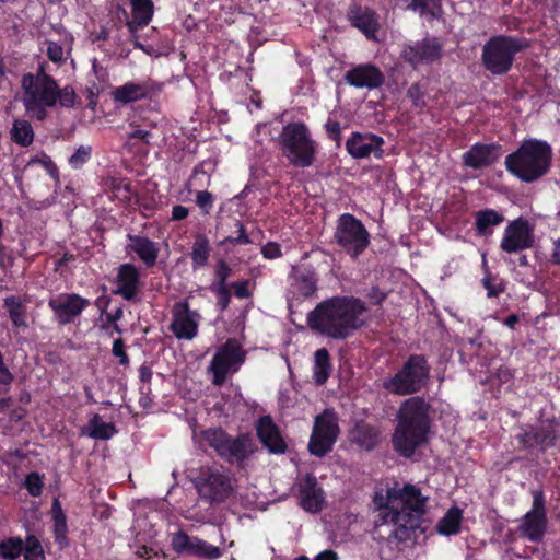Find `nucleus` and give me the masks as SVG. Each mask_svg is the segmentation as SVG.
<instances>
[{
  "label": "nucleus",
  "instance_id": "1",
  "mask_svg": "<svg viewBox=\"0 0 560 560\" xmlns=\"http://www.w3.org/2000/svg\"><path fill=\"white\" fill-rule=\"evenodd\" d=\"M429 495L416 485L387 481L374 494L378 512L374 535L390 547L411 540L425 513Z\"/></svg>",
  "mask_w": 560,
  "mask_h": 560
},
{
  "label": "nucleus",
  "instance_id": "2",
  "mask_svg": "<svg viewBox=\"0 0 560 560\" xmlns=\"http://www.w3.org/2000/svg\"><path fill=\"white\" fill-rule=\"evenodd\" d=\"M363 303L354 298L336 296L319 303L307 316L311 329L331 338H346L362 325Z\"/></svg>",
  "mask_w": 560,
  "mask_h": 560
},
{
  "label": "nucleus",
  "instance_id": "3",
  "mask_svg": "<svg viewBox=\"0 0 560 560\" xmlns=\"http://www.w3.org/2000/svg\"><path fill=\"white\" fill-rule=\"evenodd\" d=\"M429 405L420 397L405 400L398 410V424L393 444L404 456L413 454L427 440L429 431Z\"/></svg>",
  "mask_w": 560,
  "mask_h": 560
},
{
  "label": "nucleus",
  "instance_id": "4",
  "mask_svg": "<svg viewBox=\"0 0 560 560\" xmlns=\"http://www.w3.org/2000/svg\"><path fill=\"white\" fill-rule=\"evenodd\" d=\"M551 147L540 140L524 141L513 153L506 155V170L525 183H532L542 177L550 168Z\"/></svg>",
  "mask_w": 560,
  "mask_h": 560
},
{
  "label": "nucleus",
  "instance_id": "5",
  "mask_svg": "<svg viewBox=\"0 0 560 560\" xmlns=\"http://www.w3.org/2000/svg\"><path fill=\"white\" fill-rule=\"evenodd\" d=\"M21 85L26 113L38 120H44L47 115L46 108L57 104L56 81L40 67L35 74H24Z\"/></svg>",
  "mask_w": 560,
  "mask_h": 560
},
{
  "label": "nucleus",
  "instance_id": "6",
  "mask_svg": "<svg viewBox=\"0 0 560 560\" xmlns=\"http://www.w3.org/2000/svg\"><path fill=\"white\" fill-rule=\"evenodd\" d=\"M282 155L295 167H310L315 161L316 142L304 122L285 125L278 136Z\"/></svg>",
  "mask_w": 560,
  "mask_h": 560
},
{
  "label": "nucleus",
  "instance_id": "7",
  "mask_svg": "<svg viewBox=\"0 0 560 560\" xmlns=\"http://www.w3.org/2000/svg\"><path fill=\"white\" fill-rule=\"evenodd\" d=\"M527 46V40L522 37L493 36L482 47V63L491 74L502 75L512 68L516 54Z\"/></svg>",
  "mask_w": 560,
  "mask_h": 560
},
{
  "label": "nucleus",
  "instance_id": "8",
  "mask_svg": "<svg viewBox=\"0 0 560 560\" xmlns=\"http://www.w3.org/2000/svg\"><path fill=\"white\" fill-rule=\"evenodd\" d=\"M195 486L200 499L211 505L224 503L235 492L232 475L223 467L201 468Z\"/></svg>",
  "mask_w": 560,
  "mask_h": 560
},
{
  "label": "nucleus",
  "instance_id": "9",
  "mask_svg": "<svg viewBox=\"0 0 560 560\" xmlns=\"http://www.w3.org/2000/svg\"><path fill=\"white\" fill-rule=\"evenodd\" d=\"M429 375V368L421 355H411L393 377L384 381V387L397 395H408L421 389Z\"/></svg>",
  "mask_w": 560,
  "mask_h": 560
},
{
  "label": "nucleus",
  "instance_id": "10",
  "mask_svg": "<svg viewBox=\"0 0 560 560\" xmlns=\"http://www.w3.org/2000/svg\"><path fill=\"white\" fill-rule=\"evenodd\" d=\"M336 242L353 258H357L370 244V234L362 222L349 213L339 217Z\"/></svg>",
  "mask_w": 560,
  "mask_h": 560
},
{
  "label": "nucleus",
  "instance_id": "11",
  "mask_svg": "<svg viewBox=\"0 0 560 560\" xmlns=\"http://www.w3.org/2000/svg\"><path fill=\"white\" fill-rule=\"evenodd\" d=\"M245 360V352L235 339H229L213 355L208 371L212 374L215 386L224 384L229 375L234 374Z\"/></svg>",
  "mask_w": 560,
  "mask_h": 560
},
{
  "label": "nucleus",
  "instance_id": "12",
  "mask_svg": "<svg viewBox=\"0 0 560 560\" xmlns=\"http://www.w3.org/2000/svg\"><path fill=\"white\" fill-rule=\"evenodd\" d=\"M339 423L336 412L325 409L315 417L314 425L308 442L310 452L318 457L331 451L339 435Z\"/></svg>",
  "mask_w": 560,
  "mask_h": 560
},
{
  "label": "nucleus",
  "instance_id": "13",
  "mask_svg": "<svg viewBox=\"0 0 560 560\" xmlns=\"http://www.w3.org/2000/svg\"><path fill=\"white\" fill-rule=\"evenodd\" d=\"M534 243L533 224L524 218H517L504 229L500 248L508 254H514L532 248Z\"/></svg>",
  "mask_w": 560,
  "mask_h": 560
},
{
  "label": "nucleus",
  "instance_id": "14",
  "mask_svg": "<svg viewBox=\"0 0 560 560\" xmlns=\"http://www.w3.org/2000/svg\"><path fill=\"white\" fill-rule=\"evenodd\" d=\"M318 276L313 268L294 267L289 275L288 304L290 307L303 299L312 298L318 289Z\"/></svg>",
  "mask_w": 560,
  "mask_h": 560
},
{
  "label": "nucleus",
  "instance_id": "15",
  "mask_svg": "<svg viewBox=\"0 0 560 560\" xmlns=\"http://www.w3.org/2000/svg\"><path fill=\"white\" fill-rule=\"evenodd\" d=\"M171 545L173 550L180 555L186 553L208 560H215L222 556L219 547L182 530L172 535Z\"/></svg>",
  "mask_w": 560,
  "mask_h": 560
},
{
  "label": "nucleus",
  "instance_id": "16",
  "mask_svg": "<svg viewBox=\"0 0 560 560\" xmlns=\"http://www.w3.org/2000/svg\"><path fill=\"white\" fill-rule=\"evenodd\" d=\"M60 324L71 323L90 305V301L78 294H60L48 302Z\"/></svg>",
  "mask_w": 560,
  "mask_h": 560
},
{
  "label": "nucleus",
  "instance_id": "17",
  "mask_svg": "<svg viewBox=\"0 0 560 560\" xmlns=\"http://www.w3.org/2000/svg\"><path fill=\"white\" fill-rule=\"evenodd\" d=\"M199 315L191 311L186 301L177 302L173 307L171 329L178 339H192L197 335Z\"/></svg>",
  "mask_w": 560,
  "mask_h": 560
},
{
  "label": "nucleus",
  "instance_id": "18",
  "mask_svg": "<svg viewBox=\"0 0 560 560\" xmlns=\"http://www.w3.org/2000/svg\"><path fill=\"white\" fill-rule=\"evenodd\" d=\"M547 525L544 500L540 494L534 497L532 510L528 511L520 526L523 536L532 541H538L542 538Z\"/></svg>",
  "mask_w": 560,
  "mask_h": 560
},
{
  "label": "nucleus",
  "instance_id": "19",
  "mask_svg": "<svg viewBox=\"0 0 560 560\" xmlns=\"http://www.w3.org/2000/svg\"><path fill=\"white\" fill-rule=\"evenodd\" d=\"M299 503L308 513H318L325 504V492L313 475H305L298 483Z\"/></svg>",
  "mask_w": 560,
  "mask_h": 560
},
{
  "label": "nucleus",
  "instance_id": "20",
  "mask_svg": "<svg viewBox=\"0 0 560 560\" xmlns=\"http://www.w3.org/2000/svg\"><path fill=\"white\" fill-rule=\"evenodd\" d=\"M161 90V84L147 80L144 82H126L124 85L113 90V100L117 103L127 104L150 97Z\"/></svg>",
  "mask_w": 560,
  "mask_h": 560
},
{
  "label": "nucleus",
  "instance_id": "21",
  "mask_svg": "<svg viewBox=\"0 0 560 560\" xmlns=\"http://www.w3.org/2000/svg\"><path fill=\"white\" fill-rule=\"evenodd\" d=\"M383 143V139L378 136L355 132L347 140L346 147L349 154L355 159L366 158L371 153H374L376 158H381Z\"/></svg>",
  "mask_w": 560,
  "mask_h": 560
},
{
  "label": "nucleus",
  "instance_id": "22",
  "mask_svg": "<svg viewBox=\"0 0 560 560\" xmlns=\"http://www.w3.org/2000/svg\"><path fill=\"white\" fill-rule=\"evenodd\" d=\"M345 79L347 83L358 89H375L383 84L384 75L372 65H360L349 70Z\"/></svg>",
  "mask_w": 560,
  "mask_h": 560
},
{
  "label": "nucleus",
  "instance_id": "23",
  "mask_svg": "<svg viewBox=\"0 0 560 560\" xmlns=\"http://www.w3.org/2000/svg\"><path fill=\"white\" fill-rule=\"evenodd\" d=\"M116 285V294L128 301L135 299L141 287L139 269L131 264L121 265L117 271Z\"/></svg>",
  "mask_w": 560,
  "mask_h": 560
},
{
  "label": "nucleus",
  "instance_id": "24",
  "mask_svg": "<svg viewBox=\"0 0 560 560\" xmlns=\"http://www.w3.org/2000/svg\"><path fill=\"white\" fill-rule=\"evenodd\" d=\"M404 58L413 66L432 62L440 57L441 46L435 38L423 39L404 49Z\"/></svg>",
  "mask_w": 560,
  "mask_h": 560
},
{
  "label": "nucleus",
  "instance_id": "25",
  "mask_svg": "<svg viewBox=\"0 0 560 560\" xmlns=\"http://www.w3.org/2000/svg\"><path fill=\"white\" fill-rule=\"evenodd\" d=\"M257 434L261 443L270 453L282 454L287 450V444L280 434L278 427L269 416L261 417L257 423Z\"/></svg>",
  "mask_w": 560,
  "mask_h": 560
},
{
  "label": "nucleus",
  "instance_id": "26",
  "mask_svg": "<svg viewBox=\"0 0 560 560\" xmlns=\"http://www.w3.org/2000/svg\"><path fill=\"white\" fill-rule=\"evenodd\" d=\"M255 452V443L250 435L243 434L236 438L229 436V442L222 454V458L233 464H241Z\"/></svg>",
  "mask_w": 560,
  "mask_h": 560
},
{
  "label": "nucleus",
  "instance_id": "27",
  "mask_svg": "<svg viewBox=\"0 0 560 560\" xmlns=\"http://www.w3.org/2000/svg\"><path fill=\"white\" fill-rule=\"evenodd\" d=\"M348 18L351 24L359 28L369 39H376L380 24L373 10L352 5L348 12Z\"/></svg>",
  "mask_w": 560,
  "mask_h": 560
},
{
  "label": "nucleus",
  "instance_id": "28",
  "mask_svg": "<svg viewBox=\"0 0 560 560\" xmlns=\"http://www.w3.org/2000/svg\"><path fill=\"white\" fill-rule=\"evenodd\" d=\"M131 19L127 22V27L131 34L148 25L154 12L152 0H131Z\"/></svg>",
  "mask_w": 560,
  "mask_h": 560
},
{
  "label": "nucleus",
  "instance_id": "29",
  "mask_svg": "<svg viewBox=\"0 0 560 560\" xmlns=\"http://www.w3.org/2000/svg\"><path fill=\"white\" fill-rule=\"evenodd\" d=\"M128 249L136 253L147 267L155 265L160 252L156 243L143 236H129Z\"/></svg>",
  "mask_w": 560,
  "mask_h": 560
},
{
  "label": "nucleus",
  "instance_id": "30",
  "mask_svg": "<svg viewBox=\"0 0 560 560\" xmlns=\"http://www.w3.org/2000/svg\"><path fill=\"white\" fill-rule=\"evenodd\" d=\"M497 159L494 148L490 145L476 144L464 153L463 161L466 166L481 168L492 164Z\"/></svg>",
  "mask_w": 560,
  "mask_h": 560
},
{
  "label": "nucleus",
  "instance_id": "31",
  "mask_svg": "<svg viewBox=\"0 0 560 560\" xmlns=\"http://www.w3.org/2000/svg\"><path fill=\"white\" fill-rule=\"evenodd\" d=\"M504 217L492 209H486L476 213V230L478 235H488L492 233V228L501 224Z\"/></svg>",
  "mask_w": 560,
  "mask_h": 560
},
{
  "label": "nucleus",
  "instance_id": "32",
  "mask_svg": "<svg viewBox=\"0 0 560 560\" xmlns=\"http://www.w3.org/2000/svg\"><path fill=\"white\" fill-rule=\"evenodd\" d=\"M463 521V511L457 508H451L438 523V532L445 536L455 535L459 532Z\"/></svg>",
  "mask_w": 560,
  "mask_h": 560
},
{
  "label": "nucleus",
  "instance_id": "33",
  "mask_svg": "<svg viewBox=\"0 0 560 560\" xmlns=\"http://www.w3.org/2000/svg\"><path fill=\"white\" fill-rule=\"evenodd\" d=\"M190 257L194 269L207 265L210 257V244L209 240L205 235L199 234L195 237Z\"/></svg>",
  "mask_w": 560,
  "mask_h": 560
},
{
  "label": "nucleus",
  "instance_id": "34",
  "mask_svg": "<svg viewBox=\"0 0 560 560\" xmlns=\"http://www.w3.org/2000/svg\"><path fill=\"white\" fill-rule=\"evenodd\" d=\"M330 372L329 353L325 348L316 350L314 354L313 375L317 384H324Z\"/></svg>",
  "mask_w": 560,
  "mask_h": 560
},
{
  "label": "nucleus",
  "instance_id": "35",
  "mask_svg": "<svg viewBox=\"0 0 560 560\" xmlns=\"http://www.w3.org/2000/svg\"><path fill=\"white\" fill-rule=\"evenodd\" d=\"M12 140L22 145L27 147L34 140V131L31 124L24 119H15L11 129Z\"/></svg>",
  "mask_w": 560,
  "mask_h": 560
},
{
  "label": "nucleus",
  "instance_id": "36",
  "mask_svg": "<svg viewBox=\"0 0 560 560\" xmlns=\"http://www.w3.org/2000/svg\"><path fill=\"white\" fill-rule=\"evenodd\" d=\"M201 434L203 441L222 457L230 435L222 429H208L202 431Z\"/></svg>",
  "mask_w": 560,
  "mask_h": 560
},
{
  "label": "nucleus",
  "instance_id": "37",
  "mask_svg": "<svg viewBox=\"0 0 560 560\" xmlns=\"http://www.w3.org/2000/svg\"><path fill=\"white\" fill-rule=\"evenodd\" d=\"M89 428V436L97 440H108L116 433L114 424L102 421L98 415L93 416L90 420Z\"/></svg>",
  "mask_w": 560,
  "mask_h": 560
},
{
  "label": "nucleus",
  "instance_id": "38",
  "mask_svg": "<svg viewBox=\"0 0 560 560\" xmlns=\"http://www.w3.org/2000/svg\"><path fill=\"white\" fill-rule=\"evenodd\" d=\"M4 306L15 327H26L25 306L19 299L14 296L7 298L4 300Z\"/></svg>",
  "mask_w": 560,
  "mask_h": 560
},
{
  "label": "nucleus",
  "instance_id": "39",
  "mask_svg": "<svg viewBox=\"0 0 560 560\" xmlns=\"http://www.w3.org/2000/svg\"><path fill=\"white\" fill-rule=\"evenodd\" d=\"M43 45L46 47V55L55 63H61L66 59V52L70 50L71 43L65 39V46L51 39H46Z\"/></svg>",
  "mask_w": 560,
  "mask_h": 560
},
{
  "label": "nucleus",
  "instance_id": "40",
  "mask_svg": "<svg viewBox=\"0 0 560 560\" xmlns=\"http://www.w3.org/2000/svg\"><path fill=\"white\" fill-rule=\"evenodd\" d=\"M23 551V541L18 537H10L0 542V557L5 560L16 559Z\"/></svg>",
  "mask_w": 560,
  "mask_h": 560
},
{
  "label": "nucleus",
  "instance_id": "41",
  "mask_svg": "<svg viewBox=\"0 0 560 560\" xmlns=\"http://www.w3.org/2000/svg\"><path fill=\"white\" fill-rule=\"evenodd\" d=\"M51 513L54 520V532L56 538L59 540L60 538H65L67 532V523L66 515L61 509V504L57 499L52 503Z\"/></svg>",
  "mask_w": 560,
  "mask_h": 560
},
{
  "label": "nucleus",
  "instance_id": "42",
  "mask_svg": "<svg viewBox=\"0 0 560 560\" xmlns=\"http://www.w3.org/2000/svg\"><path fill=\"white\" fill-rule=\"evenodd\" d=\"M24 559L25 560H45L44 549L39 540L31 535L26 538L23 544Z\"/></svg>",
  "mask_w": 560,
  "mask_h": 560
},
{
  "label": "nucleus",
  "instance_id": "43",
  "mask_svg": "<svg viewBox=\"0 0 560 560\" xmlns=\"http://www.w3.org/2000/svg\"><path fill=\"white\" fill-rule=\"evenodd\" d=\"M91 156H92V147L91 145H80L74 151V153L69 158L68 163L72 168L79 170L90 161Z\"/></svg>",
  "mask_w": 560,
  "mask_h": 560
},
{
  "label": "nucleus",
  "instance_id": "44",
  "mask_svg": "<svg viewBox=\"0 0 560 560\" xmlns=\"http://www.w3.org/2000/svg\"><path fill=\"white\" fill-rule=\"evenodd\" d=\"M44 487L43 477L37 472H31L25 478V488L28 493L33 497H38L42 494Z\"/></svg>",
  "mask_w": 560,
  "mask_h": 560
},
{
  "label": "nucleus",
  "instance_id": "45",
  "mask_svg": "<svg viewBox=\"0 0 560 560\" xmlns=\"http://www.w3.org/2000/svg\"><path fill=\"white\" fill-rule=\"evenodd\" d=\"M196 203L203 213L208 214L213 207V196L206 190H198L196 192Z\"/></svg>",
  "mask_w": 560,
  "mask_h": 560
},
{
  "label": "nucleus",
  "instance_id": "46",
  "mask_svg": "<svg viewBox=\"0 0 560 560\" xmlns=\"http://www.w3.org/2000/svg\"><path fill=\"white\" fill-rule=\"evenodd\" d=\"M75 101L73 89L66 86L62 90L57 88V102L63 107H72Z\"/></svg>",
  "mask_w": 560,
  "mask_h": 560
},
{
  "label": "nucleus",
  "instance_id": "47",
  "mask_svg": "<svg viewBox=\"0 0 560 560\" xmlns=\"http://www.w3.org/2000/svg\"><path fill=\"white\" fill-rule=\"evenodd\" d=\"M213 291L217 294L218 304L220 305L221 310H225L229 306L231 300L228 284H215Z\"/></svg>",
  "mask_w": 560,
  "mask_h": 560
},
{
  "label": "nucleus",
  "instance_id": "48",
  "mask_svg": "<svg viewBox=\"0 0 560 560\" xmlns=\"http://www.w3.org/2000/svg\"><path fill=\"white\" fill-rule=\"evenodd\" d=\"M113 354L119 359V363L121 365H127L129 362L128 355L125 351L124 341L121 338H118L113 343Z\"/></svg>",
  "mask_w": 560,
  "mask_h": 560
},
{
  "label": "nucleus",
  "instance_id": "49",
  "mask_svg": "<svg viewBox=\"0 0 560 560\" xmlns=\"http://www.w3.org/2000/svg\"><path fill=\"white\" fill-rule=\"evenodd\" d=\"M482 283L489 298L498 296L504 290L501 283H494L490 277L483 278Z\"/></svg>",
  "mask_w": 560,
  "mask_h": 560
},
{
  "label": "nucleus",
  "instance_id": "50",
  "mask_svg": "<svg viewBox=\"0 0 560 560\" xmlns=\"http://www.w3.org/2000/svg\"><path fill=\"white\" fill-rule=\"evenodd\" d=\"M262 255L268 259H275L281 256L280 246L276 243L266 244L262 249Z\"/></svg>",
  "mask_w": 560,
  "mask_h": 560
},
{
  "label": "nucleus",
  "instance_id": "51",
  "mask_svg": "<svg viewBox=\"0 0 560 560\" xmlns=\"http://www.w3.org/2000/svg\"><path fill=\"white\" fill-rule=\"evenodd\" d=\"M231 269L224 261H220L217 268V277L219 279L217 284H226V280L230 277Z\"/></svg>",
  "mask_w": 560,
  "mask_h": 560
},
{
  "label": "nucleus",
  "instance_id": "52",
  "mask_svg": "<svg viewBox=\"0 0 560 560\" xmlns=\"http://www.w3.org/2000/svg\"><path fill=\"white\" fill-rule=\"evenodd\" d=\"M236 225L238 228V236H236V237H228L225 240V242L236 243V244H248L250 241H249V237L247 236V234L245 232L244 225L241 222H237Z\"/></svg>",
  "mask_w": 560,
  "mask_h": 560
},
{
  "label": "nucleus",
  "instance_id": "53",
  "mask_svg": "<svg viewBox=\"0 0 560 560\" xmlns=\"http://www.w3.org/2000/svg\"><path fill=\"white\" fill-rule=\"evenodd\" d=\"M232 287L234 288L235 295L240 299H245L250 295L247 281L234 282Z\"/></svg>",
  "mask_w": 560,
  "mask_h": 560
},
{
  "label": "nucleus",
  "instance_id": "54",
  "mask_svg": "<svg viewBox=\"0 0 560 560\" xmlns=\"http://www.w3.org/2000/svg\"><path fill=\"white\" fill-rule=\"evenodd\" d=\"M430 0H411L406 9L418 12L421 15L427 11Z\"/></svg>",
  "mask_w": 560,
  "mask_h": 560
},
{
  "label": "nucleus",
  "instance_id": "55",
  "mask_svg": "<svg viewBox=\"0 0 560 560\" xmlns=\"http://www.w3.org/2000/svg\"><path fill=\"white\" fill-rule=\"evenodd\" d=\"M189 211L184 206H174L172 209V220L179 221L187 218Z\"/></svg>",
  "mask_w": 560,
  "mask_h": 560
},
{
  "label": "nucleus",
  "instance_id": "56",
  "mask_svg": "<svg viewBox=\"0 0 560 560\" xmlns=\"http://www.w3.org/2000/svg\"><path fill=\"white\" fill-rule=\"evenodd\" d=\"M326 129H327V131H328V133L330 135L331 138L337 139L339 137L340 125H339L338 121L329 120L326 124Z\"/></svg>",
  "mask_w": 560,
  "mask_h": 560
},
{
  "label": "nucleus",
  "instance_id": "57",
  "mask_svg": "<svg viewBox=\"0 0 560 560\" xmlns=\"http://www.w3.org/2000/svg\"><path fill=\"white\" fill-rule=\"evenodd\" d=\"M122 308L118 307L115 311L108 313L106 315V319L108 323H117L122 317Z\"/></svg>",
  "mask_w": 560,
  "mask_h": 560
},
{
  "label": "nucleus",
  "instance_id": "58",
  "mask_svg": "<svg viewBox=\"0 0 560 560\" xmlns=\"http://www.w3.org/2000/svg\"><path fill=\"white\" fill-rule=\"evenodd\" d=\"M338 557H337V553L331 551V550H324L322 552H319L315 560H337Z\"/></svg>",
  "mask_w": 560,
  "mask_h": 560
},
{
  "label": "nucleus",
  "instance_id": "59",
  "mask_svg": "<svg viewBox=\"0 0 560 560\" xmlns=\"http://www.w3.org/2000/svg\"><path fill=\"white\" fill-rule=\"evenodd\" d=\"M139 376L142 382H149L152 377V371L148 366H141L139 370Z\"/></svg>",
  "mask_w": 560,
  "mask_h": 560
},
{
  "label": "nucleus",
  "instance_id": "60",
  "mask_svg": "<svg viewBox=\"0 0 560 560\" xmlns=\"http://www.w3.org/2000/svg\"><path fill=\"white\" fill-rule=\"evenodd\" d=\"M149 136H150V132L147 130H143V129H137L130 133V138L141 139L145 142L148 141Z\"/></svg>",
  "mask_w": 560,
  "mask_h": 560
},
{
  "label": "nucleus",
  "instance_id": "61",
  "mask_svg": "<svg viewBox=\"0 0 560 560\" xmlns=\"http://www.w3.org/2000/svg\"><path fill=\"white\" fill-rule=\"evenodd\" d=\"M518 322H520V317L516 314H512V315H509L503 320V324L506 325L509 328L513 329Z\"/></svg>",
  "mask_w": 560,
  "mask_h": 560
},
{
  "label": "nucleus",
  "instance_id": "62",
  "mask_svg": "<svg viewBox=\"0 0 560 560\" xmlns=\"http://www.w3.org/2000/svg\"><path fill=\"white\" fill-rule=\"evenodd\" d=\"M553 259L560 265V238L553 243Z\"/></svg>",
  "mask_w": 560,
  "mask_h": 560
},
{
  "label": "nucleus",
  "instance_id": "63",
  "mask_svg": "<svg viewBox=\"0 0 560 560\" xmlns=\"http://www.w3.org/2000/svg\"><path fill=\"white\" fill-rule=\"evenodd\" d=\"M44 164L49 168V172L51 175H54V173L57 172V167L55 166V164L52 163V161L50 159H45L44 161Z\"/></svg>",
  "mask_w": 560,
  "mask_h": 560
},
{
  "label": "nucleus",
  "instance_id": "64",
  "mask_svg": "<svg viewBox=\"0 0 560 560\" xmlns=\"http://www.w3.org/2000/svg\"><path fill=\"white\" fill-rule=\"evenodd\" d=\"M138 556L141 558H150V550H148L145 547L141 548L137 551Z\"/></svg>",
  "mask_w": 560,
  "mask_h": 560
}]
</instances>
